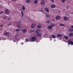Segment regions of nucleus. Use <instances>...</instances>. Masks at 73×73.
Segmentation results:
<instances>
[{"label":"nucleus","mask_w":73,"mask_h":73,"mask_svg":"<svg viewBox=\"0 0 73 73\" xmlns=\"http://www.w3.org/2000/svg\"><path fill=\"white\" fill-rule=\"evenodd\" d=\"M63 19L64 21H66L68 20V17L66 16L64 17Z\"/></svg>","instance_id":"obj_8"},{"label":"nucleus","mask_w":73,"mask_h":73,"mask_svg":"<svg viewBox=\"0 0 73 73\" xmlns=\"http://www.w3.org/2000/svg\"><path fill=\"white\" fill-rule=\"evenodd\" d=\"M64 37L65 39H68V36H64Z\"/></svg>","instance_id":"obj_20"},{"label":"nucleus","mask_w":73,"mask_h":73,"mask_svg":"<svg viewBox=\"0 0 73 73\" xmlns=\"http://www.w3.org/2000/svg\"><path fill=\"white\" fill-rule=\"evenodd\" d=\"M66 8H67V9H68V8H69V7H68V6H67L66 7Z\"/></svg>","instance_id":"obj_38"},{"label":"nucleus","mask_w":73,"mask_h":73,"mask_svg":"<svg viewBox=\"0 0 73 73\" xmlns=\"http://www.w3.org/2000/svg\"><path fill=\"white\" fill-rule=\"evenodd\" d=\"M60 26L62 27V26H64V24H60Z\"/></svg>","instance_id":"obj_22"},{"label":"nucleus","mask_w":73,"mask_h":73,"mask_svg":"<svg viewBox=\"0 0 73 73\" xmlns=\"http://www.w3.org/2000/svg\"><path fill=\"white\" fill-rule=\"evenodd\" d=\"M11 20V18H9L8 19V20Z\"/></svg>","instance_id":"obj_41"},{"label":"nucleus","mask_w":73,"mask_h":73,"mask_svg":"<svg viewBox=\"0 0 73 73\" xmlns=\"http://www.w3.org/2000/svg\"><path fill=\"white\" fill-rule=\"evenodd\" d=\"M56 7V5H52L51 6V8H54Z\"/></svg>","instance_id":"obj_10"},{"label":"nucleus","mask_w":73,"mask_h":73,"mask_svg":"<svg viewBox=\"0 0 73 73\" xmlns=\"http://www.w3.org/2000/svg\"><path fill=\"white\" fill-rule=\"evenodd\" d=\"M46 23H48V24H49V23H50V21H46Z\"/></svg>","instance_id":"obj_27"},{"label":"nucleus","mask_w":73,"mask_h":73,"mask_svg":"<svg viewBox=\"0 0 73 73\" xmlns=\"http://www.w3.org/2000/svg\"><path fill=\"white\" fill-rule=\"evenodd\" d=\"M21 23V21H19V22H18V24H19V23Z\"/></svg>","instance_id":"obj_40"},{"label":"nucleus","mask_w":73,"mask_h":73,"mask_svg":"<svg viewBox=\"0 0 73 73\" xmlns=\"http://www.w3.org/2000/svg\"><path fill=\"white\" fill-rule=\"evenodd\" d=\"M36 31H38V32H40V29H37Z\"/></svg>","instance_id":"obj_31"},{"label":"nucleus","mask_w":73,"mask_h":73,"mask_svg":"<svg viewBox=\"0 0 73 73\" xmlns=\"http://www.w3.org/2000/svg\"><path fill=\"white\" fill-rule=\"evenodd\" d=\"M37 27L38 28V29H40V28L42 27V26H41L37 25Z\"/></svg>","instance_id":"obj_17"},{"label":"nucleus","mask_w":73,"mask_h":73,"mask_svg":"<svg viewBox=\"0 0 73 73\" xmlns=\"http://www.w3.org/2000/svg\"><path fill=\"white\" fill-rule=\"evenodd\" d=\"M51 36L52 38H56V35H51Z\"/></svg>","instance_id":"obj_7"},{"label":"nucleus","mask_w":73,"mask_h":73,"mask_svg":"<svg viewBox=\"0 0 73 73\" xmlns=\"http://www.w3.org/2000/svg\"><path fill=\"white\" fill-rule=\"evenodd\" d=\"M31 27L33 28H35V25L34 24H32L31 25Z\"/></svg>","instance_id":"obj_13"},{"label":"nucleus","mask_w":73,"mask_h":73,"mask_svg":"<svg viewBox=\"0 0 73 73\" xmlns=\"http://www.w3.org/2000/svg\"><path fill=\"white\" fill-rule=\"evenodd\" d=\"M69 32H72L73 31V29H70L69 30Z\"/></svg>","instance_id":"obj_25"},{"label":"nucleus","mask_w":73,"mask_h":73,"mask_svg":"<svg viewBox=\"0 0 73 73\" xmlns=\"http://www.w3.org/2000/svg\"><path fill=\"white\" fill-rule=\"evenodd\" d=\"M52 21H55L54 19H52Z\"/></svg>","instance_id":"obj_46"},{"label":"nucleus","mask_w":73,"mask_h":73,"mask_svg":"<svg viewBox=\"0 0 73 73\" xmlns=\"http://www.w3.org/2000/svg\"><path fill=\"white\" fill-rule=\"evenodd\" d=\"M21 13H22V15H24V13H23V12L21 11Z\"/></svg>","instance_id":"obj_33"},{"label":"nucleus","mask_w":73,"mask_h":73,"mask_svg":"<svg viewBox=\"0 0 73 73\" xmlns=\"http://www.w3.org/2000/svg\"><path fill=\"white\" fill-rule=\"evenodd\" d=\"M69 36L70 37L73 36V33L70 32L69 34Z\"/></svg>","instance_id":"obj_4"},{"label":"nucleus","mask_w":73,"mask_h":73,"mask_svg":"<svg viewBox=\"0 0 73 73\" xmlns=\"http://www.w3.org/2000/svg\"><path fill=\"white\" fill-rule=\"evenodd\" d=\"M68 45H73V42L71 40L68 41Z\"/></svg>","instance_id":"obj_2"},{"label":"nucleus","mask_w":73,"mask_h":73,"mask_svg":"<svg viewBox=\"0 0 73 73\" xmlns=\"http://www.w3.org/2000/svg\"><path fill=\"white\" fill-rule=\"evenodd\" d=\"M38 2V0H35V4H37V3Z\"/></svg>","instance_id":"obj_18"},{"label":"nucleus","mask_w":73,"mask_h":73,"mask_svg":"<svg viewBox=\"0 0 73 73\" xmlns=\"http://www.w3.org/2000/svg\"><path fill=\"white\" fill-rule=\"evenodd\" d=\"M51 0V1L52 2V3H54V1L53 0Z\"/></svg>","instance_id":"obj_37"},{"label":"nucleus","mask_w":73,"mask_h":73,"mask_svg":"<svg viewBox=\"0 0 73 73\" xmlns=\"http://www.w3.org/2000/svg\"><path fill=\"white\" fill-rule=\"evenodd\" d=\"M30 32H35V30H30Z\"/></svg>","instance_id":"obj_32"},{"label":"nucleus","mask_w":73,"mask_h":73,"mask_svg":"<svg viewBox=\"0 0 73 73\" xmlns=\"http://www.w3.org/2000/svg\"><path fill=\"white\" fill-rule=\"evenodd\" d=\"M3 12H1L0 13V14H3Z\"/></svg>","instance_id":"obj_36"},{"label":"nucleus","mask_w":73,"mask_h":73,"mask_svg":"<svg viewBox=\"0 0 73 73\" xmlns=\"http://www.w3.org/2000/svg\"><path fill=\"white\" fill-rule=\"evenodd\" d=\"M56 36L58 37H61L62 36V35L61 34H57Z\"/></svg>","instance_id":"obj_11"},{"label":"nucleus","mask_w":73,"mask_h":73,"mask_svg":"<svg viewBox=\"0 0 73 73\" xmlns=\"http://www.w3.org/2000/svg\"><path fill=\"white\" fill-rule=\"evenodd\" d=\"M13 41H14V42H16V41H15L14 40H13Z\"/></svg>","instance_id":"obj_48"},{"label":"nucleus","mask_w":73,"mask_h":73,"mask_svg":"<svg viewBox=\"0 0 73 73\" xmlns=\"http://www.w3.org/2000/svg\"><path fill=\"white\" fill-rule=\"evenodd\" d=\"M24 16V15H22L21 16L22 17H23V16Z\"/></svg>","instance_id":"obj_47"},{"label":"nucleus","mask_w":73,"mask_h":73,"mask_svg":"<svg viewBox=\"0 0 73 73\" xmlns=\"http://www.w3.org/2000/svg\"><path fill=\"white\" fill-rule=\"evenodd\" d=\"M44 4H45V2L44 1H41V5H44Z\"/></svg>","instance_id":"obj_9"},{"label":"nucleus","mask_w":73,"mask_h":73,"mask_svg":"<svg viewBox=\"0 0 73 73\" xmlns=\"http://www.w3.org/2000/svg\"><path fill=\"white\" fill-rule=\"evenodd\" d=\"M46 17H50V15H46Z\"/></svg>","instance_id":"obj_28"},{"label":"nucleus","mask_w":73,"mask_h":73,"mask_svg":"<svg viewBox=\"0 0 73 73\" xmlns=\"http://www.w3.org/2000/svg\"><path fill=\"white\" fill-rule=\"evenodd\" d=\"M22 9L23 10H25V6H22Z\"/></svg>","instance_id":"obj_23"},{"label":"nucleus","mask_w":73,"mask_h":73,"mask_svg":"<svg viewBox=\"0 0 73 73\" xmlns=\"http://www.w3.org/2000/svg\"><path fill=\"white\" fill-rule=\"evenodd\" d=\"M16 31H20V29H16Z\"/></svg>","instance_id":"obj_29"},{"label":"nucleus","mask_w":73,"mask_h":73,"mask_svg":"<svg viewBox=\"0 0 73 73\" xmlns=\"http://www.w3.org/2000/svg\"><path fill=\"white\" fill-rule=\"evenodd\" d=\"M41 11L42 12H43V10H42V9H41Z\"/></svg>","instance_id":"obj_42"},{"label":"nucleus","mask_w":73,"mask_h":73,"mask_svg":"<svg viewBox=\"0 0 73 73\" xmlns=\"http://www.w3.org/2000/svg\"><path fill=\"white\" fill-rule=\"evenodd\" d=\"M36 39V37L35 36H33L32 37V38L30 39V41L31 42H33L34 41H35Z\"/></svg>","instance_id":"obj_1"},{"label":"nucleus","mask_w":73,"mask_h":73,"mask_svg":"<svg viewBox=\"0 0 73 73\" xmlns=\"http://www.w3.org/2000/svg\"><path fill=\"white\" fill-rule=\"evenodd\" d=\"M51 24L52 27H54L55 26V24H52V23H51Z\"/></svg>","instance_id":"obj_24"},{"label":"nucleus","mask_w":73,"mask_h":73,"mask_svg":"<svg viewBox=\"0 0 73 73\" xmlns=\"http://www.w3.org/2000/svg\"><path fill=\"white\" fill-rule=\"evenodd\" d=\"M48 29H52V27L51 26H49L48 27Z\"/></svg>","instance_id":"obj_16"},{"label":"nucleus","mask_w":73,"mask_h":73,"mask_svg":"<svg viewBox=\"0 0 73 73\" xmlns=\"http://www.w3.org/2000/svg\"><path fill=\"white\" fill-rule=\"evenodd\" d=\"M8 25H12V24L11 23H9Z\"/></svg>","instance_id":"obj_34"},{"label":"nucleus","mask_w":73,"mask_h":73,"mask_svg":"<svg viewBox=\"0 0 73 73\" xmlns=\"http://www.w3.org/2000/svg\"><path fill=\"white\" fill-rule=\"evenodd\" d=\"M13 1H16L17 0H12Z\"/></svg>","instance_id":"obj_45"},{"label":"nucleus","mask_w":73,"mask_h":73,"mask_svg":"<svg viewBox=\"0 0 73 73\" xmlns=\"http://www.w3.org/2000/svg\"><path fill=\"white\" fill-rule=\"evenodd\" d=\"M45 11L47 12H49V9L48 8H45L44 9Z\"/></svg>","instance_id":"obj_12"},{"label":"nucleus","mask_w":73,"mask_h":73,"mask_svg":"<svg viewBox=\"0 0 73 73\" xmlns=\"http://www.w3.org/2000/svg\"><path fill=\"white\" fill-rule=\"evenodd\" d=\"M17 28H18L19 29H20V27H21V26L20 25H17Z\"/></svg>","instance_id":"obj_21"},{"label":"nucleus","mask_w":73,"mask_h":73,"mask_svg":"<svg viewBox=\"0 0 73 73\" xmlns=\"http://www.w3.org/2000/svg\"><path fill=\"white\" fill-rule=\"evenodd\" d=\"M41 34H37L36 35V36H37L38 37H41Z\"/></svg>","instance_id":"obj_14"},{"label":"nucleus","mask_w":73,"mask_h":73,"mask_svg":"<svg viewBox=\"0 0 73 73\" xmlns=\"http://www.w3.org/2000/svg\"><path fill=\"white\" fill-rule=\"evenodd\" d=\"M3 19H6L7 17H4L3 18Z\"/></svg>","instance_id":"obj_39"},{"label":"nucleus","mask_w":73,"mask_h":73,"mask_svg":"<svg viewBox=\"0 0 73 73\" xmlns=\"http://www.w3.org/2000/svg\"><path fill=\"white\" fill-rule=\"evenodd\" d=\"M26 41H29L28 39L26 38Z\"/></svg>","instance_id":"obj_35"},{"label":"nucleus","mask_w":73,"mask_h":73,"mask_svg":"<svg viewBox=\"0 0 73 73\" xmlns=\"http://www.w3.org/2000/svg\"><path fill=\"white\" fill-rule=\"evenodd\" d=\"M21 31H22L23 33H25L26 32H27V30L26 29H24V30H21Z\"/></svg>","instance_id":"obj_15"},{"label":"nucleus","mask_w":73,"mask_h":73,"mask_svg":"<svg viewBox=\"0 0 73 73\" xmlns=\"http://www.w3.org/2000/svg\"><path fill=\"white\" fill-rule=\"evenodd\" d=\"M56 20H60V16H56Z\"/></svg>","instance_id":"obj_5"},{"label":"nucleus","mask_w":73,"mask_h":73,"mask_svg":"<svg viewBox=\"0 0 73 73\" xmlns=\"http://www.w3.org/2000/svg\"><path fill=\"white\" fill-rule=\"evenodd\" d=\"M71 28L73 29V25L71 27Z\"/></svg>","instance_id":"obj_44"},{"label":"nucleus","mask_w":73,"mask_h":73,"mask_svg":"<svg viewBox=\"0 0 73 73\" xmlns=\"http://www.w3.org/2000/svg\"><path fill=\"white\" fill-rule=\"evenodd\" d=\"M5 36H7L8 37H9V33L8 32H6L4 34Z\"/></svg>","instance_id":"obj_6"},{"label":"nucleus","mask_w":73,"mask_h":73,"mask_svg":"<svg viewBox=\"0 0 73 73\" xmlns=\"http://www.w3.org/2000/svg\"><path fill=\"white\" fill-rule=\"evenodd\" d=\"M26 2L27 3H30V0H26Z\"/></svg>","instance_id":"obj_19"},{"label":"nucleus","mask_w":73,"mask_h":73,"mask_svg":"<svg viewBox=\"0 0 73 73\" xmlns=\"http://www.w3.org/2000/svg\"><path fill=\"white\" fill-rule=\"evenodd\" d=\"M0 27H1H1H3V25H0Z\"/></svg>","instance_id":"obj_43"},{"label":"nucleus","mask_w":73,"mask_h":73,"mask_svg":"<svg viewBox=\"0 0 73 73\" xmlns=\"http://www.w3.org/2000/svg\"><path fill=\"white\" fill-rule=\"evenodd\" d=\"M65 0H61V1L62 3H65Z\"/></svg>","instance_id":"obj_26"},{"label":"nucleus","mask_w":73,"mask_h":73,"mask_svg":"<svg viewBox=\"0 0 73 73\" xmlns=\"http://www.w3.org/2000/svg\"><path fill=\"white\" fill-rule=\"evenodd\" d=\"M35 32H36V33H39V32H38L36 31H35Z\"/></svg>","instance_id":"obj_30"},{"label":"nucleus","mask_w":73,"mask_h":73,"mask_svg":"<svg viewBox=\"0 0 73 73\" xmlns=\"http://www.w3.org/2000/svg\"><path fill=\"white\" fill-rule=\"evenodd\" d=\"M5 12L6 15H9V12L8 10H5Z\"/></svg>","instance_id":"obj_3"}]
</instances>
